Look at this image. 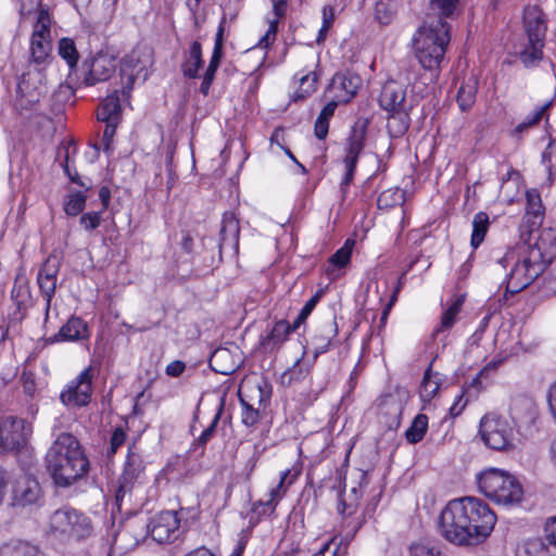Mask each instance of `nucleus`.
Here are the masks:
<instances>
[{
	"label": "nucleus",
	"instance_id": "58",
	"mask_svg": "<svg viewBox=\"0 0 556 556\" xmlns=\"http://www.w3.org/2000/svg\"><path fill=\"white\" fill-rule=\"evenodd\" d=\"M319 301V294L313 295L302 307L301 312L299 313L298 317L293 321V329H298L302 324L305 323L312 311L315 308L316 304Z\"/></svg>",
	"mask_w": 556,
	"mask_h": 556
},
{
	"label": "nucleus",
	"instance_id": "10",
	"mask_svg": "<svg viewBox=\"0 0 556 556\" xmlns=\"http://www.w3.org/2000/svg\"><path fill=\"white\" fill-rule=\"evenodd\" d=\"M480 437L484 444L496 451L514 447V430L508 421L496 414H486L480 421Z\"/></svg>",
	"mask_w": 556,
	"mask_h": 556
},
{
	"label": "nucleus",
	"instance_id": "46",
	"mask_svg": "<svg viewBox=\"0 0 556 556\" xmlns=\"http://www.w3.org/2000/svg\"><path fill=\"white\" fill-rule=\"evenodd\" d=\"M318 83V74L315 71L307 73L300 78V87L294 92L293 100H304L315 92Z\"/></svg>",
	"mask_w": 556,
	"mask_h": 556
},
{
	"label": "nucleus",
	"instance_id": "54",
	"mask_svg": "<svg viewBox=\"0 0 556 556\" xmlns=\"http://www.w3.org/2000/svg\"><path fill=\"white\" fill-rule=\"evenodd\" d=\"M102 211L87 212L79 218L80 226L88 232L96 230L102 223Z\"/></svg>",
	"mask_w": 556,
	"mask_h": 556
},
{
	"label": "nucleus",
	"instance_id": "4",
	"mask_svg": "<svg viewBox=\"0 0 556 556\" xmlns=\"http://www.w3.org/2000/svg\"><path fill=\"white\" fill-rule=\"evenodd\" d=\"M450 25L442 17L427 21L413 38V50L422 68L433 72L440 68L450 42Z\"/></svg>",
	"mask_w": 556,
	"mask_h": 556
},
{
	"label": "nucleus",
	"instance_id": "13",
	"mask_svg": "<svg viewBox=\"0 0 556 556\" xmlns=\"http://www.w3.org/2000/svg\"><path fill=\"white\" fill-rule=\"evenodd\" d=\"M46 67L29 65L17 84V93L27 104H35L47 93Z\"/></svg>",
	"mask_w": 556,
	"mask_h": 556
},
{
	"label": "nucleus",
	"instance_id": "7",
	"mask_svg": "<svg viewBox=\"0 0 556 556\" xmlns=\"http://www.w3.org/2000/svg\"><path fill=\"white\" fill-rule=\"evenodd\" d=\"M50 529L56 534L75 540L87 539L93 533L91 519L84 513L68 507L58 509L51 515Z\"/></svg>",
	"mask_w": 556,
	"mask_h": 556
},
{
	"label": "nucleus",
	"instance_id": "48",
	"mask_svg": "<svg viewBox=\"0 0 556 556\" xmlns=\"http://www.w3.org/2000/svg\"><path fill=\"white\" fill-rule=\"evenodd\" d=\"M86 205V195L80 192H74L68 194L64 202V212L68 216H77L83 213Z\"/></svg>",
	"mask_w": 556,
	"mask_h": 556
},
{
	"label": "nucleus",
	"instance_id": "2",
	"mask_svg": "<svg viewBox=\"0 0 556 556\" xmlns=\"http://www.w3.org/2000/svg\"><path fill=\"white\" fill-rule=\"evenodd\" d=\"M45 467L58 488H68L87 476L90 463L77 438L62 432L48 448Z\"/></svg>",
	"mask_w": 556,
	"mask_h": 556
},
{
	"label": "nucleus",
	"instance_id": "56",
	"mask_svg": "<svg viewBox=\"0 0 556 556\" xmlns=\"http://www.w3.org/2000/svg\"><path fill=\"white\" fill-rule=\"evenodd\" d=\"M336 18L334 8L325 5L323 9V26L319 29L317 41L320 42L326 38L329 28L332 26Z\"/></svg>",
	"mask_w": 556,
	"mask_h": 556
},
{
	"label": "nucleus",
	"instance_id": "60",
	"mask_svg": "<svg viewBox=\"0 0 556 556\" xmlns=\"http://www.w3.org/2000/svg\"><path fill=\"white\" fill-rule=\"evenodd\" d=\"M29 298V292L24 286H14L12 289V299L16 302V306L18 309L25 308L27 304V300Z\"/></svg>",
	"mask_w": 556,
	"mask_h": 556
},
{
	"label": "nucleus",
	"instance_id": "24",
	"mask_svg": "<svg viewBox=\"0 0 556 556\" xmlns=\"http://www.w3.org/2000/svg\"><path fill=\"white\" fill-rule=\"evenodd\" d=\"M367 126V119H358L355 122L354 126L352 127L350 137L348 139L345 148L346 155L344 159V163H357L358 156L362 153L365 146Z\"/></svg>",
	"mask_w": 556,
	"mask_h": 556
},
{
	"label": "nucleus",
	"instance_id": "30",
	"mask_svg": "<svg viewBox=\"0 0 556 556\" xmlns=\"http://www.w3.org/2000/svg\"><path fill=\"white\" fill-rule=\"evenodd\" d=\"M0 556H46L37 545L14 540L0 545Z\"/></svg>",
	"mask_w": 556,
	"mask_h": 556
},
{
	"label": "nucleus",
	"instance_id": "59",
	"mask_svg": "<svg viewBox=\"0 0 556 556\" xmlns=\"http://www.w3.org/2000/svg\"><path fill=\"white\" fill-rule=\"evenodd\" d=\"M127 434L122 427H116L111 435L108 456H112L125 443Z\"/></svg>",
	"mask_w": 556,
	"mask_h": 556
},
{
	"label": "nucleus",
	"instance_id": "64",
	"mask_svg": "<svg viewBox=\"0 0 556 556\" xmlns=\"http://www.w3.org/2000/svg\"><path fill=\"white\" fill-rule=\"evenodd\" d=\"M410 556H435V552L426 544H413L410 546Z\"/></svg>",
	"mask_w": 556,
	"mask_h": 556
},
{
	"label": "nucleus",
	"instance_id": "35",
	"mask_svg": "<svg viewBox=\"0 0 556 556\" xmlns=\"http://www.w3.org/2000/svg\"><path fill=\"white\" fill-rule=\"evenodd\" d=\"M478 90V80L473 75L465 79L457 92V103L463 112L471 109L476 102V94Z\"/></svg>",
	"mask_w": 556,
	"mask_h": 556
},
{
	"label": "nucleus",
	"instance_id": "28",
	"mask_svg": "<svg viewBox=\"0 0 556 556\" xmlns=\"http://www.w3.org/2000/svg\"><path fill=\"white\" fill-rule=\"evenodd\" d=\"M52 39L30 37L29 65L46 67L51 60Z\"/></svg>",
	"mask_w": 556,
	"mask_h": 556
},
{
	"label": "nucleus",
	"instance_id": "42",
	"mask_svg": "<svg viewBox=\"0 0 556 556\" xmlns=\"http://www.w3.org/2000/svg\"><path fill=\"white\" fill-rule=\"evenodd\" d=\"M52 20L49 10L40 8L36 14V22L33 25V33L30 37L52 39L51 35Z\"/></svg>",
	"mask_w": 556,
	"mask_h": 556
},
{
	"label": "nucleus",
	"instance_id": "9",
	"mask_svg": "<svg viewBox=\"0 0 556 556\" xmlns=\"http://www.w3.org/2000/svg\"><path fill=\"white\" fill-rule=\"evenodd\" d=\"M117 67L116 56L108 51L100 50L87 56L81 64V79L77 87H91L109 80Z\"/></svg>",
	"mask_w": 556,
	"mask_h": 556
},
{
	"label": "nucleus",
	"instance_id": "17",
	"mask_svg": "<svg viewBox=\"0 0 556 556\" xmlns=\"http://www.w3.org/2000/svg\"><path fill=\"white\" fill-rule=\"evenodd\" d=\"M523 31L529 42H544L547 31V20L538 5H528L523 10Z\"/></svg>",
	"mask_w": 556,
	"mask_h": 556
},
{
	"label": "nucleus",
	"instance_id": "27",
	"mask_svg": "<svg viewBox=\"0 0 556 556\" xmlns=\"http://www.w3.org/2000/svg\"><path fill=\"white\" fill-rule=\"evenodd\" d=\"M270 389L266 381H244L239 390L240 402L242 400L250 405L263 406V403L269 397Z\"/></svg>",
	"mask_w": 556,
	"mask_h": 556
},
{
	"label": "nucleus",
	"instance_id": "39",
	"mask_svg": "<svg viewBox=\"0 0 556 556\" xmlns=\"http://www.w3.org/2000/svg\"><path fill=\"white\" fill-rule=\"evenodd\" d=\"M544 42H529L519 52V59L525 67L531 68L536 66L543 59Z\"/></svg>",
	"mask_w": 556,
	"mask_h": 556
},
{
	"label": "nucleus",
	"instance_id": "12",
	"mask_svg": "<svg viewBox=\"0 0 556 556\" xmlns=\"http://www.w3.org/2000/svg\"><path fill=\"white\" fill-rule=\"evenodd\" d=\"M143 470L144 465L142 457L134 452L132 447H129L125 467L118 479V488L115 494V500L119 507L126 498L130 500L132 491L137 486Z\"/></svg>",
	"mask_w": 556,
	"mask_h": 556
},
{
	"label": "nucleus",
	"instance_id": "44",
	"mask_svg": "<svg viewBox=\"0 0 556 556\" xmlns=\"http://www.w3.org/2000/svg\"><path fill=\"white\" fill-rule=\"evenodd\" d=\"M489 227V216L484 212H479L472 220L471 245L476 249L484 240Z\"/></svg>",
	"mask_w": 556,
	"mask_h": 556
},
{
	"label": "nucleus",
	"instance_id": "8",
	"mask_svg": "<svg viewBox=\"0 0 556 556\" xmlns=\"http://www.w3.org/2000/svg\"><path fill=\"white\" fill-rule=\"evenodd\" d=\"M33 426L16 416L0 418V455L18 454L26 448Z\"/></svg>",
	"mask_w": 556,
	"mask_h": 556
},
{
	"label": "nucleus",
	"instance_id": "26",
	"mask_svg": "<svg viewBox=\"0 0 556 556\" xmlns=\"http://www.w3.org/2000/svg\"><path fill=\"white\" fill-rule=\"evenodd\" d=\"M210 362L215 371L230 375L239 367L241 359L238 348H235V352L228 348H219L214 351Z\"/></svg>",
	"mask_w": 556,
	"mask_h": 556
},
{
	"label": "nucleus",
	"instance_id": "23",
	"mask_svg": "<svg viewBox=\"0 0 556 556\" xmlns=\"http://www.w3.org/2000/svg\"><path fill=\"white\" fill-rule=\"evenodd\" d=\"M223 46H224V27H223V24H220L218 27L216 37H215L214 49L212 52V56H211L208 66L203 74L202 83L200 85V92L204 96L208 94L211 85L215 78L216 71L219 67L222 55H223Z\"/></svg>",
	"mask_w": 556,
	"mask_h": 556
},
{
	"label": "nucleus",
	"instance_id": "25",
	"mask_svg": "<svg viewBox=\"0 0 556 556\" xmlns=\"http://www.w3.org/2000/svg\"><path fill=\"white\" fill-rule=\"evenodd\" d=\"M527 205L526 214L523 217V225H527L531 233L539 229L544 218V206L542 203L541 194L536 189L527 191Z\"/></svg>",
	"mask_w": 556,
	"mask_h": 556
},
{
	"label": "nucleus",
	"instance_id": "51",
	"mask_svg": "<svg viewBox=\"0 0 556 556\" xmlns=\"http://www.w3.org/2000/svg\"><path fill=\"white\" fill-rule=\"evenodd\" d=\"M354 241L348 239L344 244L330 257V263L339 268L345 267L351 260Z\"/></svg>",
	"mask_w": 556,
	"mask_h": 556
},
{
	"label": "nucleus",
	"instance_id": "50",
	"mask_svg": "<svg viewBox=\"0 0 556 556\" xmlns=\"http://www.w3.org/2000/svg\"><path fill=\"white\" fill-rule=\"evenodd\" d=\"M542 163L548 173V180L552 182L556 177V140L551 141L542 154Z\"/></svg>",
	"mask_w": 556,
	"mask_h": 556
},
{
	"label": "nucleus",
	"instance_id": "62",
	"mask_svg": "<svg viewBox=\"0 0 556 556\" xmlns=\"http://www.w3.org/2000/svg\"><path fill=\"white\" fill-rule=\"evenodd\" d=\"M430 2L441 11L443 16H450L453 14L458 0H430Z\"/></svg>",
	"mask_w": 556,
	"mask_h": 556
},
{
	"label": "nucleus",
	"instance_id": "61",
	"mask_svg": "<svg viewBox=\"0 0 556 556\" xmlns=\"http://www.w3.org/2000/svg\"><path fill=\"white\" fill-rule=\"evenodd\" d=\"M42 0H20V14L22 16H28L33 13L38 14Z\"/></svg>",
	"mask_w": 556,
	"mask_h": 556
},
{
	"label": "nucleus",
	"instance_id": "29",
	"mask_svg": "<svg viewBox=\"0 0 556 556\" xmlns=\"http://www.w3.org/2000/svg\"><path fill=\"white\" fill-rule=\"evenodd\" d=\"M203 66L202 46L199 41H193L188 51L184 54L181 72L185 77L198 78L199 70Z\"/></svg>",
	"mask_w": 556,
	"mask_h": 556
},
{
	"label": "nucleus",
	"instance_id": "19",
	"mask_svg": "<svg viewBox=\"0 0 556 556\" xmlns=\"http://www.w3.org/2000/svg\"><path fill=\"white\" fill-rule=\"evenodd\" d=\"M361 86V76L346 71L339 72L332 77L328 90L334 99L341 103H348L355 97Z\"/></svg>",
	"mask_w": 556,
	"mask_h": 556
},
{
	"label": "nucleus",
	"instance_id": "18",
	"mask_svg": "<svg viewBox=\"0 0 556 556\" xmlns=\"http://www.w3.org/2000/svg\"><path fill=\"white\" fill-rule=\"evenodd\" d=\"M239 235L240 225L238 217L232 212H226L223 215L219 230L218 249L220 255L224 253L236 255L238 253Z\"/></svg>",
	"mask_w": 556,
	"mask_h": 556
},
{
	"label": "nucleus",
	"instance_id": "40",
	"mask_svg": "<svg viewBox=\"0 0 556 556\" xmlns=\"http://www.w3.org/2000/svg\"><path fill=\"white\" fill-rule=\"evenodd\" d=\"M301 469H286L280 475L279 484L271 489L269 492V500L266 502V505L275 506L277 501L286 493V484H292L298 476L300 475Z\"/></svg>",
	"mask_w": 556,
	"mask_h": 556
},
{
	"label": "nucleus",
	"instance_id": "43",
	"mask_svg": "<svg viewBox=\"0 0 556 556\" xmlns=\"http://www.w3.org/2000/svg\"><path fill=\"white\" fill-rule=\"evenodd\" d=\"M428 429V417L425 414H418L409 428L405 432L406 440L412 443L416 444L420 442Z\"/></svg>",
	"mask_w": 556,
	"mask_h": 556
},
{
	"label": "nucleus",
	"instance_id": "52",
	"mask_svg": "<svg viewBox=\"0 0 556 556\" xmlns=\"http://www.w3.org/2000/svg\"><path fill=\"white\" fill-rule=\"evenodd\" d=\"M40 292L46 300V318H48L51 301L56 289V279L42 278L37 276Z\"/></svg>",
	"mask_w": 556,
	"mask_h": 556
},
{
	"label": "nucleus",
	"instance_id": "1",
	"mask_svg": "<svg viewBox=\"0 0 556 556\" xmlns=\"http://www.w3.org/2000/svg\"><path fill=\"white\" fill-rule=\"evenodd\" d=\"M495 522L496 516L488 504L463 497L451 501L441 511L439 529L455 545H478L491 534Z\"/></svg>",
	"mask_w": 556,
	"mask_h": 556
},
{
	"label": "nucleus",
	"instance_id": "63",
	"mask_svg": "<svg viewBox=\"0 0 556 556\" xmlns=\"http://www.w3.org/2000/svg\"><path fill=\"white\" fill-rule=\"evenodd\" d=\"M546 541L556 552V516L547 519L544 526Z\"/></svg>",
	"mask_w": 556,
	"mask_h": 556
},
{
	"label": "nucleus",
	"instance_id": "6",
	"mask_svg": "<svg viewBox=\"0 0 556 556\" xmlns=\"http://www.w3.org/2000/svg\"><path fill=\"white\" fill-rule=\"evenodd\" d=\"M153 63V50L148 46H138L119 62L122 97L127 100L137 78L147 79L148 68Z\"/></svg>",
	"mask_w": 556,
	"mask_h": 556
},
{
	"label": "nucleus",
	"instance_id": "33",
	"mask_svg": "<svg viewBox=\"0 0 556 556\" xmlns=\"http://www.w3.org/2000/svg\"><path fill=\"white\" fill-rule=\"evenodd\" d=\"M387 129L391 137H402L409 128L410 118L407 109L388 111Z\"/></svg>",
	"mask_w": 556,
	"mask_h": 556
},
{
	"label": "nucleus",
	"instance_id": "15",
	"mask_svg": "<svg viewBox=\"0 0 556 556\" xmlns=\"http://www.w3.org/2000/svg\"><path fill=\"white\" fill-rule=\"evenodd\" d=\"M43 503V493L39 482L29 477H20L13 486L12 505L14 507H39Z\"/></svg>",
	"mask_w": 556,
	"mask_h": 556
},
{
	"label": "nucleus",
	"instance_id": "3",
	"mask_svg": "<svg viewBox=\"0 0 556 556\" xmlns=\"http://www.w3.org/2000/svg\"><path fill=\"white\" fill-rule=\"evenodd\" d=\"M542 253L538 247L519 244L509 249L498 264L510 266L506 276V292L515 294L531 285L543 271Z\"/></svg>",
	"mask_w": 556,
	"mask_h": 556
},
{
	"label": "nucleus",
	"instance_id": "57",
	"mask_svg": "<svg viewBox=\"0 0 556 556\" xmlns=\"http://www.w3.org/2000/svg\"><path fill=\"white\" fill-rule=\"evenodd\" d=\"M404 200V192L396 190H387L380 194L378 198L379 206H392L397 203H402Z\"/></svg>",
	"mask_w": 556,
	"mask_h": 556
},
{
	"label": "nucleus",
	"instance_id": "11",
	"mask_svg": "<svg viewBox=\"0 0 556 556\" xmlns=\"http://www.w3.org/2000/svg\"><path fill=\"white\" fill-rule=\"evenodd\" d=\"M94 369L85 368L77 377L71 380L60 394V401L67 407L80 408L87 406L93 393L92 381Z\"/></svg>",
	"mask_w": 556,
	"mask_h": 556
},
{
	"label": "nucleus",
	"instance_id": "16",
	"mask_svg": "<svg viewBox=\"0 0 556 556\" xmlns=\"http://www.w3.org/2000/svg\"><path fill=\"white\" fill-rule=\"evenodd\" d=\"M509 414L519 431H529L539 416L534 400L525 394L511 399Z\"/></svg>",
	"mask_w": 556,
	"mask_h": 556
},
{
	"label": "nucleus",
	"instance_id": "22",
	"mask_svg": "<svg viewBox=\"0 0 556 556\" xmlns=\"http://www.w3.org/2000/svg\"><path fill=\"white\" fill-rule=\"evenodd\" d=\"M405 98V86L395 80H388L381 89L379 103L386 111L406 109Z\"/></svg>",
	"mask_w": 556,
	"mask_h": 556
},
{
	"label": "nucleus",
	"instance_id": "36",
	"mask_svg": "<svg viewBox=\"0 0 556 556\" xmlns=\"http://www.w3.org/2000/svg\"><path fill=\"white\" fill-rule=\"evenodd\" d=\"M122 90H115L109 94L101 103L98 110L99 121H119L121 118V98Z\"/></svg>",
	"mask_w": 556,
	"mask_h": 556
},
{
	"label": "nucleus",
	"instance_id": "49",
	"mask_svg": "<svg viewBox=\"0 0 556 556\" xmlns=\"http://www.w3.org/2000/svg\"><path fill=\"white\" fill-rule=\"evenodd\" d=\"M224 407H225V396H222L219 400V404H218L216 414H215L212 422L205 430L202 431L200 437L197 439L198 445L204 446L213 438V435L215 434V431H216V426L223 415Z\"/></svg>",
	"mask_w": 556,
	"mask_h": 556
},
{
	"label": "nucleus",
	"instance_id": "31",
	"mask_svg": "<svg viewBox=\"0 0 556 556\" xmlns=\"http://www.w3.org/2000/svg\"><path fill=\"white\" fill-rule=\"evenodd\" d=\"M518 556H556V552L546 538H533L525 541L517 551Z\"/></svg>",
	"mask_w": 556,
	"mask_h": 556
},
{
	"label": "nucleus",
	"instance_id": "47",
	"mask_svg": "<svg viewBox=\"0 0 556 556\" xmlns=\"http://www.w3.org/2000/svg\"><path fill=\"white\" fill-rule=\"evenodd\" d=\"M552 105V102H546L538 108H535L530 114H528L521 123H519L516 126L517 132H522L526 129L533 127L538 125L544 115L546 114L547 110Z\"/></svg>",
	"mask_w": 556,
	"mask_h": 556
},
{
	"label": "nucleus",
	"instance_id": "20",
	"mask_svg": "<svg viewBox=\"0 0 556 556\" xmlns=\"http://www.w3.org/2000/svg\"><path fill=\"white\" fill-rule=\"evenodd\" d=\"M147 534L146 523L142 520H129L116 533L114 545L121 549H129L144 540Z\"/></svg>",
	"mask_w": 556,
	"mask_h": 556
},
{
	"label": "nucleus",
	"instance_id": "55",
	"mask_svg": "<svg viewBox=\"0 0 556 556\" xmlns=\"http://www.w3.org/2000/svg\"><path fill=\"white\" fill-rule=\"evenodd\" d=\"M59 269V258L56 256H49L39 269L38 277L58 279Z\"/></svg>",
	"mask_w": 556,
	"mask_h": 556
},
{
	"label": "nucleus",
	"instance_id": "53",
	"mask_svg": "<svg viewBox=\"0 0 556 556\" xmlns=\"http://www.w3.org/2000/svg\"><path fill=\"white\" fill-rule=\"evenodd\" d=\"M240 404L242 406L241 421L248 427L257 424L261 406L247 404L243 400Z\"/></svg>",
	"mask_w": 556,
	"mask_h": 556
},
{
	"label": "nucleus",
	"instance_id": "37",
	"mask_svg": "<svg viewBox=\"0 0 556 556\" xmlns=\"http://www.w3.org/2000/svg\"><path fill=\"white\" fill-rule=\"evenodd\" d=\"M441 384L442 376L439 372H433L431 366H429L425 371L420 386V399L424 402H430L437 395Z\"/></svg>",
	"mask_w": 556,
	"mask_h": 556
},
{
	"label": "nucleus",
	"instance_id": "41",
	"mask_svg": "<svg viewBox=\"0 0 556 556\" xmlns=\"http://www.w3.org/2000/svg\"><path fill=\"white\" fill-rule=\"evenodd\" d=\"M58 53L66 62L71 71L77 67L79 52L72 38L63 37L59 40Z\"/></svg>",
	"mask_w": 556,
	"mask_h": 556
},
{
	"label": "nucleus",
	"instance_id": "5",
	"mask_svg": "<svg viewBox=\"0 0 556 556\" xmlns=\"http://www.w3.org/2000/svg\"><path fill=\"white\" fill-rule=\"evenodd\" d=\"M479 491L497 505L513 506L522 500L523 490L509 471L490 467L476 476Z\"/></svg>",
	"mask_w": 556,
	"mask_h": 556
},
{
	"label": "nucleus",
	"instance_id": "14",
	"mask_svg": "<svg viewBox=\"0 0 556 556\" xmlns=\"http://www.w3.org/2000/svg\"><path fill=\"white\" fill-rule=\"evenodd\" d=\"M146 530L155 542L170 543L180 536V520L176 511H163L146 525Z\"/></svg>",
	"mask_w": 556,
	"mask_h": 556
},
{
	"label": "nucleus",
	"instance_id": "32",
	"mask_svg": "<svg viewBox=\"0 0 556 556\" xmlns=\"http://www.w3.org/2000/svg\"><path fill=\"white\" fill-rule=\"evenodd\" d=\"M89 337L87 324L79 317H72L60 329L58 338L63 341L84 340Z\"/></svg>",
	"mask_w": 556,
	"mask_h": 556
},
{
	"label": "nucleus",
	"instance_id": "38",
	"mask_svg": "<svg viewBox=\"0 0 556 556\" xmlns=\"http://www.w3.org/2000/svg\"><path fill=\"white\" fill-rule=\"evenodd\" d=\"M273 3L274 13L277 18L282 17L287 10V0H270ZM278 27V20L269 23V27L265 35L260 39L257 46L261 48H268L276 39Z\"/></svg>",
	"mask_w": 556,
	"mask_h": 556
},
{
	"label": "nucleus",
	"instance_id": "45",
	"mask_svg": "<svg viewBox=\"0 0 556 556\" xmlns=\"http://www.w3.org/2000/svg\"><path fill=\"white\" fill-rule=\"evenodd\" d=\"M295 330L296 329H293V324L290 325L287 320L281 319L274 325L266 339V344H273L274 346L280 345L288 339L289 334Z\"/></svg>",
	"mask_w": 556,
	"mask_h": 556
},
{
	"label": "nucleus",
	"instance_id": "34",
	"mask_svg": "<svg viewBox=\"0 0 556 556\" xmlns=\"http://www.w3.org/2000/svg\"><path fill=\"white\" fill-rule=\"evenodd\" d=\"M463 304V295L455 298L451 302V304L442 313L440 324L435 327L433 336H439L442 332H446L455 325L457 316L462 311Z\"/></svg>",
	"mask_w": 556,
	"mask_h": 556
},
{
	"label": "nucleus",
	"instance_id": "21",
	"mask_svg": "<svg viewBox=\"0 0 556 556\" xmlns=\"http://www.w3.org/2000/svg\"><path fill=\"white\" fill-rule=\"evenodd\" d=\"M330 345V338L323 339L320 343L316 344L314 354L312 358H307L302 356L299 358L294 365L285 372L283 378L288 377V382H300L303 379L307 377V375L311 371V368L315 362V359L318 357L319 354L326 352L328 350V346Z\"/></svg>",
	"mask_w": 556,
	"mask_h": 556
}]
</instances>
